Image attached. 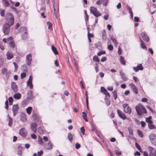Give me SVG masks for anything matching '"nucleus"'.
<instances>
[{
  "label": "nucleus",
  "instance_id": "1",
  "mask_svg": "<svg viewBox=\"0 0 156 156\" xmlns=\"http://www.w3.org/2000/svg\"><path fill=\"white\" fill-rule=\"evenodd\" d=\"M6 23L8 26H11L14 23V18L12 14L8 12L6 14L5 16Z\"/></svg>",
  "mask_w": 156,
  "mask_h": 156
},
{
  "label": "nucleus",
  "instance_id": "2",
  "mask_svg": "<svg viewBox=\"0 0 156 156\" xmlns=\"http://www.w3.org/2000/svg\"><path fill=\"white\" fill-rule=\"evenodd\" d=\"M135 108L137 114L141 115L143 114H146L147 111L145 108L141 104H139L135 106Z\"/></svg>",
  "mask_w": 156,
  "mask_h": 156
},
{
  "label": "nucleus",
  "instance_id": "3",
  "mask_svg": "<svg viewBox=\"0 0 156 156\" xmlns=\"http://www.w3.org/2000/svg\"><path fill=\"white\" fill-rule=\"evenodd\" d=\"M90 12L95 17H98L101 15V14L98 10L97 8L94 6L90 7Z\"/></svg>",
  "mask_w": 156,
  "mask_h": 156
},
{
  "label": "nucleus",
  "instance_id": "4",
  "mask_svg": "<svg viewBox=\"0 0 156 156\" xmlns=\"http://www.w3.org/2000/svg\"><path fill=\"white\" fill-rule=\"evenodd\" d=\"M101 93L105 95V100L108 101L110 97V95L106 89L104 87H101Z\"/></svg>",
  "mask_w": 156,
  "mask_h": 156
},
{
  "label": "nucleus",
  "instance_id": "5",
  "mask_svg": "<svg viewBox=\"0 0 156 156\" xmlns=\"http://www.w3.org/2000/svg\"><path fill=\"white\" fill-rule=\"evenodd\" d=\"M52 2L53 5L54 9V13L55 16L57 17V13L59 11V4L56 3L55 0H53Z\"/></svg>",
  "mask_w": 156,
  "mask_h": 156
},
{
  "label": "nucleus",
  "instance_id": "6",
  "mask_svg": "<svg viewBox=\"0 0 156 156\" xmlns=\"http://www.w3.org/2000/svg\"><path fill=\"white\" fill-rule=\"evenodd\" d=\"M124 111L126 113L130 114L132 112L131 108L127 104H124L123 105Z\"/></svg>",
  "mask_w": 156,
  "mask_h": 156
},
{
  "label": "nucleus",
  "instance_id": "7",
  "mask_svg": "<svg viewBox=\"0 0 156 156\" xmlns=\"http://www.w3.org/2000/svg\"><path fill=\"white\" fill-rule=\"evenodd\" d=\"M149 138L152 144L156 146V135L151 134L150 135Z\"/></svg>",
  "mask_w": 156,
  "mask_h": 156
},
{
  "label": "nucleus",
  "instance_id": "8",
  "mask_svg": "<svg viewBox=\"0 0 156 156\" xmlns=\"http://www.w3.org/2000/svg\"><path fill=\"white\" fill-rule=\"evenodd\" d=\"M10 26L7 24H4L3 26V31L5 34L8 35L10 30Z\"/></svg>",
  "mask_w": 156,
  "mask_h": 156
},
{
  "label": "nucleus",
  "instance_id": "9",
  "mask_svg": "<svg viewBox=\"0 0 156 156\" xmlns=\"http://www.w3.org/2000/svg\"><path fill=\"white\" fill-rule=\"evenodd\" d=\"M32 55L31 54H29L26 56V61L27 64L28 66H30L32 61Z\"/></svg>",
  "mask_w": 156,
  "mask_h": 156
},
{
  "label": "nucleus",
  "instance_id": "10",
  "mask_svg": "<svg viewBox=\"0 0 156 156\" xmlns=\"http://www.w3.org/2000/svg\"><path fill=\"white\" fill-rule=\"evenodd\" d=\"M117 114L123 120H125L126 119V117L125 114L123 113L122 111L119 109H118L117 110Z\"/></svg>",
  "mask_w": 156,
  "mask_h": 156
},
{
  "label": "nucleus",
  "instance_id": "11",
  "mask_svg": "<svg viewBox=\"0 0 156 156\" xmlns=\"http://www.w3.org/2000/svg\"><path fill=\"white\" fill-rule=\"evenodd\" d=\"M20 134L23 137H25L27 134V132L24 128H21L19 131Z\"/></svg>",
  "mask_w": 156,
  "mask_h": 156
},
{
  "label": "nucleus",
  "instance_id": "12",
  "mask_svg": "<svg viewBox=\"0 0 156 156\" xmlns=\"http://www.w3.org/2000/svg\"><path fill=\"white\" fill-rule=\"evenodd\" d=\"M19 108L18 105H14L12 106V110L13 112V115L15 116L19 110Z\"/></svg>",
  "mask_w": 156,
  "mask_h": 156
},
{
  "label": "nucleus",
  "instance_id": "13",
  "mask_svg": "<svg viewBox=\"0 0 156 156\" xmlns=\"http://www.w3.org/2000/svg\"><path fill=\"white\" fill-rule=\"evenodd\" d=\"M133 69L135 72H137L139 70H143V67L142 64H140L136 67H133Z\"/></svg>",
  "mask_w": 156,
  "mask_h": 156
},
{
  "label": "nucleus",
  "instance_id": "14",
  "mask_svg": "<svg viewBox=\"0 0 156 156\" xmlns=\"http://www.w3.org/2000/svg\"><path fill=\"white\" fill-rule=\"evenodd\" d=\"M129 86L132 88L133 91L136 94H138V90L137 87L135 86L134 84L133 83H131L129 84Z\"/></svg>",
  "mask_w": 156,
  "mask_h": 156
},
{
  "label": "nucleus",
  "instance_id": "15",
  "mask_svg": "<svg viewBox=\"0 0 156 156\" xmlns=\"http://www.w3.org/2000/svg\"><path fill=\"white\" fill-rule=\"evenodd\" d=\"M20 32L22 34H26L27 33V28L25 27H22L20 28L19 30Z\"/></svg>",
  "mask_w": 156,
  "mask_h": 156
},
{
  "label": "nucleus",
  "instance_id": "16",
  "mask_svg": "<svg viewBox=\"0 0 156 156\" xmlns=\"http://www.w3.org/2000/svg\"><path fill=\"white\" fill-rule=\"evenodd\" d=\"M37 124L35 123H32L31 124V128L34 133L37 131Z\"/></svg>",
  "mask_w": 156,
  "mask_h": 156
},
{
  "label": "nucleus",
  "instance_id": "17",
  "mask_svg": "<svg viewBox=\"0 0 156 156\" xmlns=\"http://www.w3.org/2000/svg\"><path fill=\"white\" fill-rule=\"evenodd\" d=\"M11 87L12 90L14 92H16L17 91V85L15 82H12Z\"/></svg>",
  "mask_w": 156,
  "mask_h": 156
},
{
  "label": "nucleus",
  "instance_id": "18",
  "mask_svg": "<svg viewBox=\"0 0 156 156\" xmlns=\"http://www.w3.org/2000/svg\"><path fill=\"white\" fill-rule=\"evenodd\" d=\"M44 147L48 150H51L53 147L50 141H49L47 144H45Z\"/></svg>",
  "mask_w": 156,
  "mask_h": 156
},
{
  "label": "nucleus",
  "instance_id": "19",
  "mask_svg": "<svg viewBox=\"0 0 156 156\" xmlns=\"http://www.w3.org/2000/svg\"><path fill=\"white\" fill-rule=\"evenodd\" d=\"M6 58L8 60H10L13 57V55L12 53L8 51L6 54Z\"/></svg>",
  "mask_w": 156,
  "mask_h": 156
},
{
  "label": "nucleus",
  "instance_id": "20",
  "mask_svg": "<svg viewBox=\"0 0 156 156\" xmlns=\"http://www.w3.org/2000/svg\"><path fill=\"white\" fill-rule=\"evenodd\" d=\"M18 153L19 155L21 156L22 154V151L23 149V148L22 147L19 146L18 147Z\"/></svg>",
  "mask_w": 156,
  "mask_h": 156
},
{
  "label": "nucleus",
  "instance_id": "21",
  "mask_svg": "<svg viewBox=\"0 0 156 156\" xmlns=\"http://www.w3.org/2000/svg\"><path fill=\"white\" fill-rule=\"evenodd\" d=\"M20 119L23 122H25L27 120L26 116L24 114H22L20 115Z\"/></svg>",
  "mask_w": 156,
  "mask_h": 156
},
{
  "label": "nucleus",
  "instance_id": "22",
  "mask_svg": "<svg viewBox=\"0 0 156 156\" xmlns=\"http://www.w3.org/2000/svg\"><path fill=\"white\" fill-rule=\"evenodd\" d=\"M28 98L29 99H32L34 98L33 95V92L31 90H30L28 91L27 93Z\"/></svg>",
  "mask_w": 156,
  "mask_h": 156
},
{
  "label": "nucleus",
  "instance_id": "23",
  "mask_svg": "<svg viewBox=\"0 0 156 156\" xmlns=\"http://www.w3.org/2000/svg\"><path fill=\"white\" fill-rule=\"evenodd\" d=\"M141 36L143 39H149V37L145 33H142L141 34Z\"/></svg>",
  "mask_w": 156,
  "mask_h": 156
},
{
  "label": "nucleus",
  "instance_id": "24",
  "mask_svg": "<svg viewBox=\"0 0 156 156\" xmlns=\"http://www.w3.org/2000/svg\"><path fill=\"white\" fill-rule=\"evenodd\" d=\"M120 61L121 63L124 65L126 64V61L125 60L124 58L122 56H121L120 57Z\"/></svg>",
  "mask_w": 156,
  "mask_h": 156
},
{
  "label": "nucleus",
  "instance_id": "25",
  "mask_svg": "<svg viewBox=\"0 0 156 156\" xmlns=\"http://www.w3.org/2000/svg\"><path fill=\"white\" fill-rule=\"evenodd\" d=\"M21 94L20 93H16L14 95V98L17 99H20L21 98Z\"/></svg>",
  "mask_w": 156,
  "mask_h": 156
},
{
  "label": "nucleus",
  "instance_id": "26",
  "mask_svg": "<svg viewBox=\"0 0 156 156\" xmlns=\"http://www.w3.org/2000/svg\"><path fill=\"white\" fill-rule=\"evenodd\" d=\"M51 48L53 52L55 55H58V53L57 51V49L55 47H54V46L53 45H52Z\"/></svg>",
  "mask_w": 156,
  "mask_h": 156
},
{
  "label": "nucleus",
  "instance_id": "27",
  "mask_svg": "<svg viewBox=\"0 0 156 156\" xmlns=\"http://www.w3.org/2000/svg\"><path fill=\"white\" fill-rule=\"evenodd\" d=\"M8 72V70L7 68H4L3 69H2V74H5V75L7 76L9 74L7 73Z\"/></svg>",
  "mask_w": 156,
  "mask_h": 156
},
{
  "label": "nucleus",
  "instance_id": "28",
  "mask_svg": "<svg viewBox=\"0 0 156 156\" xmlns=\"http://www.w3.org/2000/svg\"><path fill=\"white\" fill-rule=\"evenodd\" d=\"M68 138L69 140L71 142H72L73 141V136L72 134L69 133L68 135Z\"/></svg>",
  "mask_w": 156,
  "mask_h": 156
},
{
  "label": "nucleus",
  "instance_id": "29",
  "mask_svg": "<svg viewBox=\"0 0 156 156\" xmlns=\"http://www.w3.org/2000/svg\"><path fill=\"white\" fill-rule=\"evenodd\" d=\"M152 117L151 116H149V117L146 118V121L147 123L149 124H151L152 122V121L151 120Z\"/></svg>",
  "mask_w": 156,
  "mask_h": 156
},
{
  "label": "nucleus",
  "instance_id": "30",
  "mask_svg": "<svg viewBox=\"0 0 156 156\" xmlns=\"http://www.w3.org/2000/svg\"><path fill=\"white\" fill-rule=\"evenodd\" d=\"M32 109V108L31 107H29L26 108V110L28 114L30 115L31 114Z\"/></svg>",
  "mask_w": 156,
  "mask_h": 156
},
{
  "label": "nucleus",
  "instance_id": "31",
  "mask_svg": "<svg viewBox=\"0 0 156 156\" xmlns=\"http://www.w3.org/2000/svg\"><path fill=\"white\" fill-rule=\"evenodd\" d=\"M4 5L5 7H8L9 5V3L7 0H2Z\"/></svg>",
  "mask_w": 156,
  "mask_h": 156
},
{
  "label": "nucleus",
  "instance_id": "32",
  "mask_svg": "<svg viewBox=\"0 0 156 156\" xmlns=\"http://www.w3.org/2000/svg\"><path fill=\"white\" fill-rule=\"evenodd\" d=\"M38 132L40 134H42L44 133V130L41 127H39L38 129Z\"/></svg>",
  "mask_w": 156,
  "mask_h": 156
},
{
  "label": "nucleus",
  "instance_id": "33",
  "mask_svg": "<svg viewBox=\"0 0 156 156\" xmlns=\"http://www.w3.org/2000/svg\"><path fill=\"white\" fill-rule=\"evenodd\" d=\"M112 94L113 95V97H114L115 100H116L117 98V90H115L112 92Z\"/></svg>",
  "mask_w": 156,
  "mask_h": 156
},
{
  "label": "nucleus",
  "instance_id": "34",
  "mask_svg": "<svg viewBox=\"0 0 156 156\" xmlns=\"http://www.w3.org/2000/svg\"><path fill=\"white\" fill-rule=\"evenodd\" d=\"M9 123L8 125L9 126H11L12 125L13 123L12 119L10 117H9Z\"/></svg>",
  "mask_w": 156,
  "mask_h": 156
},
{
  "label": "nucleus",
  "instance_id": "35",
  "mask_svg": "<svg viewBox=\"0 0 156 156\" xmlns=\"http://www.w3.org/2000/svg\"><path fill=\"white\" fill-rule=\"evenodd\" d=\"M87 36L88 39H90L91 38H93L94 37V35L92 33H90L89 31L88 32Z\"/></svg>",
  "mask_w": 156,
  "mask_h": 156
},
{
  "label": "nucleus",
  "instance_id": "36",
  "mask_svg": "<svg viewBox=\"0 0 156 156\" xmlns=\"http://www.w3.org/2000/svg\"><path fill=\"white\" fill-rule=\"evenodd\" d=\"M9 45L11 48H14L15 47V45L14 41H12L10 42L9 43Z\"/></svg>",
  "mask_w": 156,
  "mask_h": 156
},
{
  "label": "nucleus",
  "instance_id": "37",
  "mask_svg": "<svg viewBox=\"0 0 156 156\" xmlns=\"http://www.w3.org/2000/svg\"><path fill=\"white\" fill-rule=\"evenodd\" d=\"M93 60L95 62H100L99 58L97 55H95L93 57Z\"/></svg>",
  "mask_w": 156,
  "mask_h": 156
},
{
  "label": "nucleus",
  "instance_id": "38",
  "mask_svg": "<svg viewBox=\"0 0 156 156\" xmlns=\"http://www.w3.org/2000/svg\"><path fill=\"white\" fill-rule=\"evenodd\" d=\"M47 24L48 25V28L50 30H52V24L51 23L49 22H47Z\"/></svg>",
  "mask_w": 156,
  "mask_h": 156
},
{
  "label": "nucleus",
  "instance_id": "39",
  "mask_svg": "<svg viewBox=\"0 0 156 156\" xmlns=\"http://www.w3.org/2000/svg\"><path fill=\"white\" fill-rule=\"evenodd\" d=\"M33 118L34 120H37L38 118L37 115L35 113H33L32 114Z\"/></svg>",
  "mask_w": 156,
  "mask_h": 156
},
{
  "label": "nucleus",
  "instance_id": "40",
  "mask_svg": "<svg viewBox=\"0 0 156 156\" xmlns=\"http://www.w3.org/2000/svg\"><path fill=\"white\" fill-rule=\"evenodd\" d=\"M102 37L103 39H105L106 37V33L105 31L104 30L102 32Z\"/></svg>",
  "mask_w": 156,
  "mask_h": 156
},
{
  "label": "nucleus",
  "instance_id": "41",
  "mask_svg": "<svg viewBox=\"0 0 156 156\" xmlns=\"http://www.w3.org/2000/svg\"><path fill=\"white\" fill-rule=\"evenodd\" d=\"M82 114L83 118L85 121L86 122H87L88 121L87 118V116L86 114L84 112H83L82 113Z\"/></svg>",
  "mask_w": 156,
  "mask_h": 156
},
{
  "label": "nucleus",
  "instance_id": "42",
  "mask_svg": "<svg viewBox=\"0 0 156 156\" xmlns=\"http://www.w3.org/2000/svg\"><path fill=\"white\" fill-rule=\"evenodd\" d=\"M137 132L138 134L140 137H143L144 135L141 131L139 129H138L137 130Z\"/></svg>",
  "mask_w": 156,
  "mask_h": 156
},
{
  "label": "nucleus",
  "instance_id": "43",
  "mask_svg": "<svg viewBox=\"0 0 156 156\" xmlns=\"http://www.w3.org/2000/svg\"><path fill=\"white\" fill-rule=\"evenodd\" d=\"M140 42H141V43L140 44V46L143 49H145L146 48V46L145 44H144V43L143 41L141 40L140 41Z\"/></svg>",
  "mask_w": 156,
  "mask_h": 156
},
{
  "label": "nucleus",
  "instance_id": "44",
  "mask_svg": "<svg viewBox=\"0 0 156 156\" xmlns=\"http://www.w3.org/2000/svg\"><path fill=\"white\" fill-rule=\"evenodd\" d=\"M127 7L128 8V10L131 16L132 17H133V13L132 12V11L130 7L128 6H127Z\"/></svg>",
  "mask_w": 156,
  "mask_h": 156
},
{
  "label": "nucleus",
  "instance_id": "45",
  "mask_svg": "<svg viewBox=\"0 0 156 156\" xmlns=\"http://www.w3.org/2000/svg\"><path fill=\"white\" fill-rule=\"evenodd\" d=\"M149 128L150 129H154L155 128V126L151 124H149L148 125Z\"/></svg>",
  "mask_w": 156,
  "mask_h": 156
},
{
  "label": "nucleus",
  "instance_id": "46",
  "mask_svg": "<svg viewBox=\"0 0 156 156\" xmlns=\"http://www.w3.org/2000/svg\"><path fill=\"white\" fill-rule=\"evenodd\" d=\"M0 14L2 16H4L5 14V10L4 9L1 10H0Z\"/></svg>",
  "mask_w": 156,
  "mask_h": 156
},
{
  "label": "nucleus",
  "instance_id": "47",
  "mask_svg": "<svg viewBox=\"0 0 156 156\" xmlns=\"http://www.w3.org/2000/svg\"><path fill=\"white\" fill-rule=\"evenodd\" d=\"M9 105H12V102L13 101V98L10 97L9 98Z\"/></svg>",
  "mask_w": 156,
  "mask_h": 156
},
{
  "label": "nucleus",
  "instance_id": "48",
  "mask_svg": "<svg viewBox=\"0 0 156 156\" xmlns=\"http://www.w3.org/2000/svg\"><path fill=\"white\" fill-rule=\"evenodd\" d=\"M109 2V0H102L103 5L104 6H106Z\"/></svg>",
  "mask_w": 156,
  "mask_h": 156
},
{
  "label": "nucleus",
  "instance_id": "49",
  "mask_svg": "<svg viewBox=\"0 0 156 156\" xmlns=\"http://www.w3.org/2000/svg\"><path fill=\"white\" fill-rule=\"evenodd\" d=\"M106 53L105 51H102L99 52L98 54L97 55L98 56H100L102 55H104Z\"/></svg>",
  "mask_w": 156,
  "mask_h": 156
},
{
  "label": "nucleus",
  "instance_id": "50",
  "mask_svg": "<svg viewBox=\"0 0 156 156\" xmlns=\"http://www.w3.org/2000/svg\"><path fill=\"white\" fill-rule=\"evenodd\" d=\"M27 84L30 89L33 88V85L32 82L27 83Z\"/></svg>",
  "mask_w": 156,
  "mask_h": 156
},
{
  "label": "nucleus",
  "instance_id": "51",
  "mask_svg": "<svg viewBox=\"0 0 156 156\" xmlns=\"http://www.w3.org/2000/svg\"><path fill=\"white\" fill-rule=\"evenodd\" d=\"M115 152L116 155L118 156H120L122 154V153L121 152L119 151L118 150H115Z\"/></svg>",
  "mask_w": 156,
  "mask_h": 156
},
{
  "label": "nucleus",
  "instance_id": "52",
  "mask_svg": "<svg viewBox=\"0 0 156 156\" xmlns=\"http://www.w3.org/2000/svg\"><path fill=\"white\" fill-rule=\"evenodd\" d=\"M135 145L137 149L140 151V150H141V149L139 145L137 143H136Z\"/></svg>",
  "mask_w": 156,
  "mask_h": 156
},
{
  "label": "nucleus",
  "instance_id": "53",
  "mask_svg": "<svg viewBox=\"0 0 156 156\" xmlns=\"http://www.w3.org/2000/svg\"><path fill=\"white\" fill-rule=\"evenodd\" d=\"M80 131L84 135L85 133V129L83 127H81L80 128Z\"/></svg>",
  "mask_w": 156,
  "mask_h": 156
},
{
  "label": "nucleus",
  "instance_id": "54",
  "mask_svg": "<svg viewBox=\"0 0 156 156\" xmlns=\"http://www.w3.org/2000/svg\"><path fill=\"white\" fill-rule=\"evenodd\" d=\"M26 73H22L21 74V77L22 79L24 78L26 76Z\"/></svg>",
  "mask_w": 156,
  "mask_h": 156
},
{
  "label": "nucleus",
  "instance_id": "55",
  "mask_svg": "<svg viewBox=\"0 0 156 156\" xmlns=\"http://www.w3.org/2000/svg\"><path fill=\"white\" fill-rule=\"evenodd\" d=\"M5 108L6 109H8L9 108V106H8V102L7 100H6L5 102Z\"/></svg>",
  "mask_w": 156,
  "mask_h": 156
},
{
  "label": "nucleus",
  "instance_id": "56",
  "mask_svg": "<svg viewBox=\"0 0 156 156\" xmlns=\"http://www.w3.org/2000/svg\"><path fill=\"white\" fill-rule=\"evenodd\" d=\"M108 48L109 50H112L113 49V47L111 44L108 45Z\"/></svg>",
  "mask_w": 156,
  "mask_h": 156
},
{
  "label": "nucleus",
  "instance_id": "57",
  "mask_svg": "<svg viewBox=\"0 0 156 156\" xmlns=\"http://www.w3.org/2000/svg\"><path fill=\"white\" fill-rule=\"evenodd\" d=\"M80 147V145L78 143H76L75 145V147L76 149H79Z\"/></svg>",
  "mask_w": 156,
  "mask_h": 156
},
{
  "label": "nucleus",
  "instance_id": "58",
  "mask_svg": "<svg viewBox=\"0 0 156 156\" xmlns=\"http://www.w3.org/2000/svg\"><path fill=\"white\" fill-rule=\"evenodd\" d=\"M102 2V0H98L96 1V3L98 5H100Z\"/></svg>",
  "mask_w": 156,
  "mask_h": 156
},
{
  "label": "nucleus",
  "instance_id": "59",
  "mask_svg": "<svg viewBox=\"0 0 156 156\" xmlns=\"http://www.w3.org/2000/svg\"><path fill=\"white\" fill-rule=\"evenodd\" d=\"M147 108L148 109L152 112H154V111L153 108H151V107H150V106H147Z\"/></svg>",
  "mask_w": 156,
  "mask_h": 156
},
{
  "label": "nucleus",
  "instance_id": "60",
  "mask_svg": "<svg viewBox=\"0 0 156 156\" xmlns=\"http://www.w3.org/2000/svg\"><path fill=\"white\" fill-rule=\"evenodd\" d=\"M107 60V57H103L102 58L101 60V62H104Z\"/></svg>",
  "mask_w": 156,
  "mask_h": 156
},
{
  "label": "nucleus",
  "instance_id": "61",
  "mask_svg": "<svg viewBox=\"0 0 156 156\" xmlns=\"http://www.w3.org/2000/svg\"><path fill=\"white\" fill-rule=\"evenodd\" d=\"M43 151L41 150L40 151H38L37 152L38 156H41L43 154Z\"/></svg>",
  "mask_w": 156,
  "mask_h": 156
},
{
  "label": "nucleus",
  "instance_id": "62",
  "mask_svg": "<svg viewBox=\"0 0 156 156\" xmlns=\"http://www.w3.org/2000/svg\"><path fill=\"white\" fill-rule=\"evenodd\" d=\"M31 137L34 139H36L37 138V136L34 133L32 134L31 135Z\"/></svg>",
  "mask_w": 156,
  "mask_h": 156
},
{
  "label": "nucleus",
  "instance_id": "63",
  "mask_svg": "<svg viewBox=\"0 0 156 156\" xmlns=\"http://www.w3.org/2000/svg\"><path fill=\"white\" fill-rule=\"evenodd\" d=\"M32 76L30 75L29 77V78L27 83L32 82Z\"/></svg>",
  "mask_w": 156,
  "mask_h": 156
},
{
  "label": "nucleus",
  "instance_id": "64",
  "mask_svg": "<svg viewBox=\"0 0 156 156\" xmlns=\"http://www.w3.org/2000/svg\"><path fill=\"white\" fill-rule=\"evenodd\" d=\"M13 63L14 66L15 70H16L18 68V66L16 63L15 62H13Z\"/></svg>",
  "mask_w": 156,
  "mask_h": 156
}]
</instances>
